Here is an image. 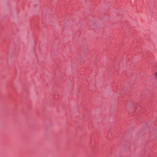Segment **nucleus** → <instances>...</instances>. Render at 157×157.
Instances as JSON below:
<instances>
[{"label": "nucleus", "mask_w": 157, "mask_h": 157, "mask_svg": "<svg viewBox=\"0 0 157 157\" xmlns=\"http://www.w3.org/2000/svg\"><path fill=\"white\" fill-rule=\"evenodd\" d=\"M155 75H156V77H157V72H156V73Z\"/></svg>", "instance_id": "1"}]
</instances>
